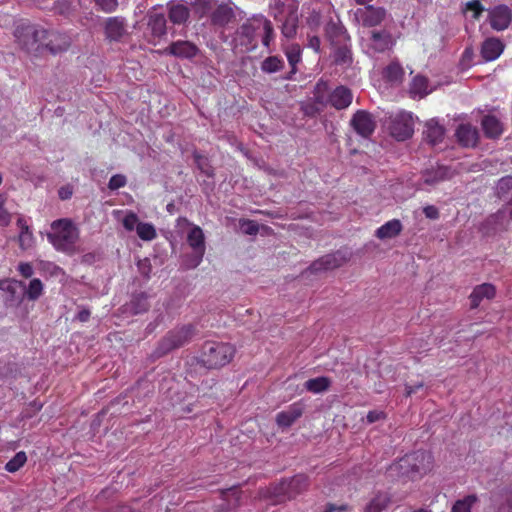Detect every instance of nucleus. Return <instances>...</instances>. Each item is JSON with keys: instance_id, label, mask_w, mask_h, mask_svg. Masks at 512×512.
Listing matches in <instances>:
<instances>
[{"instance_id": "24", "label": "nucleus", "mask_w": 512, "mask_h": 512, "mask_svg": "<svg viewBox=\"0 0 512 512\" xmlns=\"http://www.w3.org/2000/svg\"><path fill=\"white\" fill-rule=\"evenodd\" d=\"M503 50V42L495 37L487 38L481 45V55L485 61L497 59Z\"/></svg>"}, {"instance_id": "64", "label": "nucleus", "mask_w": 512, "mask_h": 512, "mask_svg": "<svg viewBox=\"0 0 512 512\" xmlns=\"http://www.w3.org/2000/svg\"><path fill=\"white\" fill-rule=\"evenodd\" d=\"M58 194L60 199L67 200L72 196V189L70 187H61Z\"/></svg>"}, {"instance_id": "22", "label": "nucleus", "mask_w": 512, "mask_h": 512, "mask_svg": "<svg viewBox=\"0 0 512 512\" xmlns=\"http://www.w3.org/2000/svg\"><path fill=\"white\" fill-rule=\"evenodd\" d=\"M16 225L19 228L18 244L20 249L26 251L33 248L35 237L27 220L23 216H19Z\"/></svg>"}, {"instance_id": "9", "label": "nucleus", "mask_w": 512, "mask_h": 512, "mask_svg": "<svg viewBox=\"0 0 512 512\" xmlns=\"http://www.w3.org/2000/svg\"><path fill=\"white\" fill-rule=\"evenodd\" d=\"M260 30L259 16L244 22L236 31V41L245 51H252L257 47L256 33Z\"/></svg>"}, {"instance_id": "36", "label": "nucleus", "mask_w": 512, "mask_h": 512, "mask_svg": "<svg viewBox=\"0 0 512 512\" xmlns=\"http://www.w3.org/2000/svg\"><path fill=\"white\" fill-rule=\"evenodd\" d=\"M148 25L153 36L160 38L166 34V18L163 14L150 16Z\"/></svg>"}, {"instance_id": "14", "label": "nucleus", "mask_w": 512, "mask_h": 512, "mask_svg": "<svg viewBox=\"0 0 512 512\" xmlns=\"http://www.w3.org/2000/svg\"><path fill=\"white\" fill-rule=\"evenodd\" d=\"M508 226L507 214L504 210H498L491 214L481 224L480 231L484 236H494L498 232L506 231Z\"/></svg>"}, {"instance_id": "53", "label": "nucleus", "mask_w": 512, "mask_h": 512, "mask_svg": "<svg viewBox=\"0 0 512 512\" xmlns=\"http://www.w3.org/2000/svg\"><path fill=\"white\" fill-rule=\"evenodd\" d=\"M96 5L105 13H111L118 7V0H94Z\"/></svg>"}, {"instance_id": "31", "label": "nucleus", "mask_w": 512, "mask_h": 512, "mask_svg": "<svg viewBox=\"0 0 512 512\" xmlns=\"http://www.w3.org/2000/svg\"><path fill=\"white\" fill-rule=\"evenodd\" d=\"M481 125L485 136L490 139L498 138L503 132L501 122L493 115L484 116Z\"/></svg>"}, {"instance_id": "17", "label": "nucleus", "mask_w": 512, "mask_h": 512, "mask_svg": "<svg viewBox=\"0 0 512 512\" xmlns=\"http://www.w3.org/2000/svg\"><path fill=\"white\" fill-rule=\"evenodd\" d=\"M331 53L329 58L336 66L349 67L353 62L352 51L349 42L330 45Z\"/></svg>"}, {"instance_id": "13", "label": "nucleus", "mask_w": 512, "mask_h": 512, "mask_svg": "<svg viewBox=\"0 0 512 512\" xmlns=\"http://www.w3.org/2000/svg\"><path fill=\"white\" fill-rule=\"evenodd\" d=\"M325 37L330 45L350 42V36L337 15L327 21Z\"/></svg>"}, {"instance_id": "2", "label": "nucleus", "mask_w": 512, "mask_h": 512, "mask_svg": "<svg viewBox=\"0 0 512 512\" xmlns=\"http://www.w3.org/2000/svg\"><path fill=\"white\" fill-rule=\"evenodd\" d=\"M308 487V478L303 474L295 475L289 479H283L279 483H273L265 489L260 490L262 498L270 501V504L277 505L295 498Z\"/></svg>"}, {"instance_id": "59", "label": "nucleus", "mask_w": 512, "mask_h": 512, "mask_svg": "<svg viewBox=\"0 0 512 512\" xmlns=\"http://www.w3.org/2000/svg\"><path fill=\"white\" fill-rule=\"evenodd\" d=\"M423 213L429 219L435 220V219L439 218V211L433 205H428V206L424 207Z\"/></svg>"}, {"instance_id": "8", "label": "nucleus", "mask_w": 512, "mask_h": 512, "mask_svg": "<svg viewBox=\"0 0 512 512\" xmlns=\"http://www.w3.org/2000/svg\"><path fill=\"white\" fill-rule=\"evenodd\" d=\"M204 8L208 13L211 25L216 28H224L235 19V12L231 3L217 4L213 0H207Z\"/></svg>"}, {"instance_id": "43", "label": "nucleus", "mask_w": 512, "mask_h": 512, "mask_svg": "<svg viewBox=\"0 0 512 512\" xmlns=\"http://www.w3.org/2000/svg\"><path fill=\"white\" fill-rule=\"evenodd\" d=\"M284 66V62L277 56L267 57L261 64V69L266 73H275L281 70Z\"/></svg>"}, {"instance_id": "51", "label": "nucleus", "mask_w": 512, "mask_h": 512, "mask_svg": "<svg viewBox=\"0 0 512 512\" xmlns=\"http://www.w3.org/2000/svg\"><path fill=\"white\" fill-rule=\"evenodd\" d=\"M139 223V218L134 212L127 213L122 220L123 227L127 231H133L134 229L137 230V225Z\"/></svg>"}, {"instance_id": "58", "label": "nucleus", "mask_w": 512, "mask_h": 512, "mask_svg": "<svg viewBox=\"0 0 512 512\" xmlns=\"http://www.w3.org/2000/svg\"><path fill=\"white\" fill-rule=\"evenodd\" d=\"M12 220V214L5 208L0 210V227H7L10 225Z\"/></svg>"}, {"instance_id": "5", "label": "nucleus", "mask_w": 512, "mask_h": 512, "mask_svg": "<svg viewBox=\"0 0 512 512\" xmlns=\"http://www.w3.org/2000/svg\"><path fill=\"white\" fill-rule=\"evenodd\" d=\"M271 15L281 23V32L286 38H292L298 27V1L273 0L270 4Z\"/></svg>"}, {"instance_id": "1", "label": "nucleus", "mask_w": 512, "mask_h": 512, "mask_svg": "<svg viewBox=\"0 0 512 512\" xmlns=\"http://www.w3.org/2000/svg\"><path fill=\"white\" fill-rule=\"evenodd\" d=\"M432 456L430 453L418 450L410 454H406L398 461L392 463L387 468V476L393 480L400 478L414 479L421 477L431 469Z\"/></svg>"}, {"instance_id": "3", "label": "nucleus", "mask_w": 512, "mask_h": 512, "mask_svg": "<svg viewBox=\"0 0 512 512\" xmlns=\"http://www.w3.org/2000/svg\"><path fill=\"white\" fill-rule=\"evenodd\" d=\"M52 231L47 234L49 242L60 252L73 254L79 239V230L70 219L62 218L52 222Z\"/></svg>"}, {"instance_id": "38", "label": "nucleus", "mask_w": 512, "mask_h": 512, "mask_svg": "<svg viewBox=\"0 0 512 512\" xmlns=\"http://www.w3.org/2000/svg\"><path fill=\"white\" fill-rule=\"evenodd\" d=\"M286 57L288 59L289 64L291 65L292 69L290 72V75L286 77V79H292V74L296 73V65L301 60V49L300 46L297 44H292L289 47H287L285 51Z\"/></svg>"}, {"instance_id": "33", "label": "nucleus", "mask_w": 512, "mask_h": 512, "mask_svg": "<svg viewBox=\"0 0 512 512\" xmlns=\"http://www.w3.org/2000/svg\"><path fill=\"white\" fill-rule=\"evenodd\" d=\"M391 500L389 493L378 491L365 506L363 512H382L390 505Z\"/></svg>"}, {"instance_id": "61", "label": "nucleus", "mask_w": 512, "mask_h": 512, "mask_svg": "<svg viewBox=\"0 0 512 512\" xmlns=\"http://www.w3.org/2000/svg\"><path fill=\"white\" fill-rule=\"evenodd\" d=\"M366 418L368 423H374L380 419L385 418V413L382 411L373 410L367 414Z\"/></svg>"}, {"instance_id": "40", "label": "nucleus", "mask_w": 512, "mask_h": 512, "mask_svg": "<svg viewBox=\"0 0 512 512\" xmlns=\"http://www.w3.org/2000/svg\"><path fill=\"white\" fill-rule=\"evenodd\" d=\"M259 21L260 29L263 30L262 44L268 48L270 46L271 41H273L274 39V29L271 21L265 18L264 16L260 15Z\"/></svg>"}, {"instance_id": "25", "label": "nucleus", "mask_w": 512, "mask_h": 512, "mask_svg": "<svg viewBox=\"0 0 512 512\" xmlns=\"http://www.w3.org/2000/svg\"><path fill=\"white\" fill-rule=\"evenodd\" d=\"M105 36L109 41H119L125 34V22L120 17H109L105 22Z\"/></svg>"}, {"instance_id": "54", "label": "nucleus", "mask_w": 512, "mask_h": 512, "mask_svg": "<svg viewBox=\"0 0 512 512\" xmlns=\"http://www.w3.org/2000/svg\"><path fill=\"white\" fill-rule=\"evenodd\" d=\"M468 10L473 11L474 19H478L481 13L483 12L484 8L479 0H472L466 3V8L464 12Z\"/></svg>"}, {"instance_id": "60", "label": "nucleus", "mask_w": 512, "mask_h": 512, "mask_svg": "<svg viewBox=\"0 0 512 512\" xmlns=\"http://www.w3.org/2000/svg\"><path fill=\"white\" fill-rule=\"evenodd\" d=\"M348 510V505L341 504L336 505L332 503H328L323 512H346Z\"/></svg>"}, {"instance_id": "49", "label": "nucleus", "mask_w": 512, "mask_h": 512, "mask_svg": "<svg viewBox=\"0 0 512 512\" xmlns=\"http://www.w3.org/2000/svg\"><path fill=\"white\" fill-rule=\"evenodd\" d=\"M221 494L224 500L229 501L230 497L234 499V502L231 504L232 507H237L239 505L241 499V490L237 486L225 489L221 492Z\"/></svg>"}, {"instance_id": "63", "label": "nucleus", "mask_w": 512, "mask_h": 512, "mask_svg": "<svg viewBox=\"0 0 512 512\" xmlns=\"http://www.w3.org/2000/svg\"><path fill=\"white\" fill-rule=\"evenodd\" d=\"M323 126H324V129L325 131L329 134V136L331 137V141H335V138H333V136L335 135L334 131L336 130V127L335 125L332 123V122H327V120H325L324 122H322Z\"/></svg>"}, {"instance_id": "41", "label": "nucleus", "mask_w": 512, "mask_h": 512, "mask_svg": "<svg viewBox=\"0 0 512 512\" xmlns=\"http://www.w3.org/2000/svg\"><path fill=\"white\" fill-rule=\"evenodd\" d=\"M403 75V68L396 62L390 63L383 71V77L391 82L401 81Z\"/></svg>"}, {"instance_id": "30", "label": "nucleus", "mask_w": 512, "mask_h": 512, "mask_svg": "<svg viewBox=\"0 0 512 512\" xmlns=\"http://www.w3.org/2000/svg\"><path fill=\"white\" fill-rule=\"evenodd\" d=\"M496 289L492 284L483 283L474 288L470 295L471 308H477L482 299H492L495 296Z\"/></svg>"}, {"instance_id": "37", "label": "nucleus", "mask_w": 512, "mask_h": 512, "mask_svg": "<svg viewBox=\"0 0 512 512\" xmlns=\"http://www.w3.org/2000/svg\"><path fill=\"white\" fill-rule=\"evenodd\" d=\"M150 304L148 296L145 293L135 294L129 304V309L133 314H141L148 311Z\"/></svg>"}, {"instance_id": "52", "label": "nucleus", "mask_w": 512, "mask_h": 512, "mask_svg": "<svg viewBox=\"0 0 512 512\" xmlns=\"http://www.w3.org/2000/svg\"><path fill=\"white\" fill-rule=\"evenodd\" d=\"M126 184H127L126 176H124L122 174H115L110 178L109 183H108V188L110 190H117V189H120V188L126 186Z\"/></svg>"}, {"instance_id": "28", "label": "nucleus", "mask_w": 512, "mask_h": 512, "mask_svg": "<svg viewBox=\"0 0 512 512\" xmlns=\"http://www.w3.org/2000/svg\"><path fill=\"white\" fill-rule=\"evenodd\" d=\"M393 45L391 34L386 31H372L371 32V45L370 47L375 52H384Z\"/></svg>"}, {"instance_id": "19", "label": "nucleus", "mask_w": 512, "mask_h": 512, "mask_svg": "<svg viewBox=\"0 0 512 512\" xmlns=\"http://www.w3.org/2000/svg\"><path fill=\"white\" fill-rule=\"evenodd\" d=\"M304 411V406L300 402L293 403L286 410L276 415V423L281 428H288L299 419Z\"/></svg>"}, {"instance_id": "6", "label": "nucleus", "mask_w": 512, "mask_h": 512, "mask_svg": "<svg viewBox=\"0 0 512 512\" xmlns=\"http://www.w3.org/2000/svg\"><path fill=\"white\" fill-rule=\"evenodd\" d=\"M14 37L27 53H40L48 37V30L31 23L21 22L14 30Z\"/></svg>"}, {"instance_id": "48", "label": "nucleus", "mask_w": 512, "mask_h": 512, "mask_svg": "<svg viewBox=\"0 0 512 512\" xmlns=\"http://www.w3.org/2000/svg\"><path fill=\"white\" fill-rule=\"evenodd\" d=\"M428 87V80L424 76H416L411 84V93L426 95Z\"/></svg>"}, {"instance_id": "27", "label": "nucleus", "mask_w": 512, "mask_h": 512, "mask_svg": "<svg viewBox=\"0 0 512 512\" xmlns=\"http://www.w3.org/2000/svg\"><path fill=\"white\" fill-rule=\"evenodd\" d=\"M350 258L346 250H338L334 253L322 256V270H333L343 266Z\"/></svg>"}, {"instance_id": "11", "label": "nucleus", "mask_w": 512, "mask_h": 512, "mask_svg": "<svg viewBox=\"0 0 512 512\" xmlns=\"http://www.w3.org/2000/svg\"><path fill=\"white\" fill-rule=\"evenodd\" d=\"M350 125L363 138H369L376 129L373 115L366 110H357L351 118Z\"/></svg>"}, {"instance_id": "23", "label": "nucleus", "mask_w": 512, "mask_h": 512, "mask_svg": "<svg viewBox=\"0 0 512 512\" xmlns=\"http://www.w3.org/2000/svg\"><path fill=\"white\" fill-rule=\"evenodd\" d=\"M352 92L345 86H339L329 95L328 103L337 110L347 108L352 102Z\"/></svg>"}, {"instance_id": "44", "label": "nucleus", "mask_w": 512, "mask_h": 512, "mask_svg": "<svg viewBox=\"0 0 512 512\" xmlns=\"http://www.w3.org/2000/svg\"><path fill=\"white\" fill-rule=\"evenodd\" d=\"M26 461V453L24 451L17 452L14 457L6 463L5 469L10 473L17 472L25 465Z\"/></svg>"}, {"instance_id": "57", "label": "nucleus", "mask_w": 512, "mask_h": 512, "mask_svg": "<svg viewBox=\"0 0 512 512\" xmlns=\"http://www.w3.org/2000/svg\"><path fill=\"white\" fill-rule=\"evenodd\" d=\"M304 386L308 391L313 393H320V377L307 380Z\"/></svg>"}, {"instance_id": "4", "label": "nucleus", "mask_w": 512, "mask_h": 512, "mask_svg": "<svg viewBox=\"0 0 512 512\" xmlns=\"http://www.w3.org/2000/svg\"><path fill=\"white\" fill-rule=\"evenodd\" d=\"M236 349L230 343L206 341L202 345L198 362L207 369H219L229 364Z\"/></svg>"}, {"instance_id": "34", "label": "nucleus", "mask_w": 512, "mask_h": 512, "mask_svg": "<svg viewBox=\"0 0 512 512\" xmlns=\"http://www.w3.org/2000/svg\"><path fill=\"white\" fill-rule=\"evenodd\" d=\"M496 195L502 201L512 204V176L502 177L496 186Z\"/></svg>"}, {"instance_id": "39", "label": "nucleus", "mask_w": 512, "mask_h": 512, "mask_svg": "<svg viewBox=\"0 0 512 512\" xmlns=\"http://www.w3.org/2000/svg\"><path fill=\"white\" fill-rule=\"evenodd\" d=\"M19 287H24V283L17 280H2L0 281V289L6 291L10 295V301L16 300L21 302V298L17 297V290Z\"/></svg>"}, {"instance_id": "56", "label": "nucleus", "mask_w": 512, "mask_h": 512, "mask_svg": "<svg viewBox=\"0 0 512 512\" xmlns=\"http://www.w3.org/2000/svg\"><path fill=\"white\" fill-rule=\"evenodd\" d=\"M18 271L24 278H30L34 273L32 265L28 262L20 263L18 265Z\"/></svg>"}, {"instance_id": "50", "label": "nucleus", "mask_w": 512, "mask_h": 512, "mask_svg": "<svg viewBox=\"0 0 512 512\" xmlns=\"http://www.w3.org/2000/svg\"><path fill=\"white\" fill-rule=\"evenodd\" d=\"M239 225L242 232L246 235H256L259 231V225L254 220L240 219Z\"/></svg>"}, {"instance_id": "7", "label": "nucleus", "mask_w": 512, "mask_h": 512, "mask_svg": "<svg viewBox=\"0 0 512 512\" xmlns=\"http://www.w3.org/2000/svg\"><path fill=\"white\" fill-rule=\"evenodd\" d=\"M196 333L192 324H186L170 330L158 343L154 356L160 358L174 349L180 348L189 343Z\"/></svg>"}, {"instance_id": "12", "label": "nucleus", "mask_w": 512, "mask_h": 512, "mask_svg": "<svg viewBox=\"0 0 512 512\" xmlns=\"http://www.w3.org/2000/svg\"><path fill=\"white\" fill-rule=\"evenodd\" d=\"M386 16V10L382 7L372 5L359 8L355 12L356 20L365 27H374L379 25Z\"/></svg>"}, {"instance_id": "46", "label": "nucleus", "mask_w": 512, "mask_h": 512, "mask_svg": "<svg viewBox=\"0 0 512 512\" xmlns=\"http://www.w3.org/2000/svg\"><path fill=\"white\" fill-rule=\"evenodd\" d=\"M43 293V284L40 279L34 278L29 282L26 296L29 300H37Z\"/></svg>"}, {"instance_id": "10", "label": "nucleus", "mask_w": 512, "mask_h": 512, "mask_svg": "<svg viewBox=\"0 0 512 512\" xmlns=\"http://www.w3.org/2000/svg\"><path fill=\"white\" fill-rule=\"evenodd\" d=\"M390 135L398 141H404L413 135V118L406 112H401L391 119Z\"/></svg>"}, {"instance_id": "29", "label": "nucleus", "mask_w": 512, "mask_h": 512, "mask_svg": "<svg viewBox=\"0 0 512 512\" xmlns=\"http://www.w3.org/2000/svg\"><path fill=\"white\" fill-rule=\"evenodd\" d=\"M402 229L401 221L392 219L379 227L375 232V236L380 240L392 239L397 237L402 232Z\"/></svg>"}, {"instance_id": "15", "label": "nucleus", "mask_w": 512, "mask_h": 512, "mask_svg": "<svg viewBox=\"0 0 512 512\" xmlns=\"http://www.w3.org/2000/svg\"><path fill=\"white\" fill-rule=\"evenodd\" d=\"M187 243L194 251L192 267L200 264L205 253V237L199 226H193L187 235Z\"/></svg>"}, {"instance_id": "35", "label": "nucleus", "mask_w": 512, "mask_h": 512, "mask_svg": "<svg viewBox=\"0 0 512 512\" xmlns=\"http://www.w3.org/2000/svg\"><path fill=\"white\" fill-rule=\"evenodd\" d=\"M190 16V10L183 4H173L169 7L168 17L173 24H184Z\"/></svg>"}, {"instance_id": "18", "label": "nucleus", "mask_w": 512, "mask_h": 512, "mask_svg": "<svg viewBox=\"0 0 512 512\" xmlns=\"http://www.w3.org/2000/svg\"><path fill=\"white\" fill-rule=\"evenodd\" d=\"M70 44V38L66 34L48 31V37L43 43V49H47L55 55L66 51Z\"/></svg>"}, {"instance_id": "45", "label": "nucleus", "mask_w": 512, "mask_h": 512, "mask_svg": "<svg viewBox=\"0 0 512 512\" xmlns=\"http://www.w3.org/2000/svg\"><path fill=\"white\" fill-rule=\"evenodd\" d=\"M477 502L476 495H468L463 499L457 500L453 507L452 512H471V507Z\"/></svg>"}, {"instance_id": "32", "label": "nucleus", "mask_w": 512, "mask_h": 512, "mask_svg": "<svg viewBox=\"0 0 512 512\" xmlns=\"http://www.w3.org/2000/svg\"><path fill=\"white\" fill-rule=\"evenodd\" d=\"M450 177V168L442 165H439L436 168L426 169L423 172L424 182L428 185L436 184Z\"/></svg>"}, {"instance_id": "26", "label": "nucleus", "mask_w": 512, "mask_h": 512, "mask_svg": "<svg viewBox=\"0 0 512 512\" xmlns=\"http://www.w3.org/2000/svg\"><path fill=\"white\" fill-rule=\"evenodd\" d=\"M458 142L464 147H474L478 141V131L471 124H460L455 133Z\"/></svg>"}, {"instance_id": "62", "label": "nucleus", "mask_w": 512, "mask_h": 512, "mask_svg": "<svg viewBox=\"0 0 512 512\" xmlns=\"http://www.w3.org/2000/svg\"><path fill=\"white\" fill-rule=\"evenodd\" d=\"M423 382H419L415 385H406L405 386V394L406 396H411L413 393H416L417 390L423 388Z\"/></svg>"}, {"instance_id": "16", "label": "nucleus", "mask_w": 512, "mask_h": 512, "mask_svg": "<svg viewBox=\"0 0 512 512\" xmlns=\"http://www.w3.org/2000/svg\"><path fill=\"white\" fill-rule=\"evenodd\" d=\"M511 21L512 11L507 5H498L489 12V22L494 30L502 31L507 29Z\"/></svg>"}, {"instance_id": "55", "label": "nucleus", "mask_w": 512, "mask_h": 512, "mask_svg": "<svg viewBox=\"0 0 512 512\" xmlns=\"http://www.w3.org/2000/svg\"><path fill=\"white\" fill-rule=\"evenodd\" d=\"M137 266H138V269H139V272L141 273V275H143L146 278L150 277L152 267H151L149 259L145 258L143 260L138 261Z\"/></svg>"}, {"instance_id": "42", "label": "nucleus", "mask_w": 512, "mask_h": 512, "mask_svg": "<svg viewBox=\"0 0 512 512\" xmlns=\"http://www.w3.org/2000/svg\"><path fill=\"white\" fill-rule=\"evenodd\" d=\"M137 235L143 241H152L156 238L157 233L153 224L140 222L137 225Z\"/></svg>"}, {"instance_id": "21", "label": "nucleus", "mask_w": 512, "mask_h": 512, "mask_svg": "<svg viewBox=\"0 0 512 512\" xmlns=\"http://www.w3.org/2000/svg\"><path fill=\"white\" fill-rule=\"evenodd\" d=\"M166 51L175 57L190 59L198 54L199 49L190 41L178 40L172 42Z\"/></svg>"}, {"instance_id": "47", "label": "nucleus", "mask_w": 512, "mask_h": 512, "mask_svg": "<svg viewBox=\"0 0 512 512\" xmlns=\"http://www.w3.org/2000/svg\"><path fill=\"white\" fill-rule=\"evenodd\" d=\"M194 160L198 169L207 177H214V168L209 164L208 158L194 153Z\"/></svg>"}, {"instance_id": "20", "label": "nucleus", "mask_w": 512, "mask_h": 512, "mask_svg": "<svg viewBox=\"0 0 512 512\" xmlns=\"http://www.w3.org/2000/svg\"><path fill=\"white\" fill-rule=\"evenodd\" d=\"M423 139L431 146L442 142L445 136V128L436 119H430L425 123Z\"/></svg>"}]
</instances>
